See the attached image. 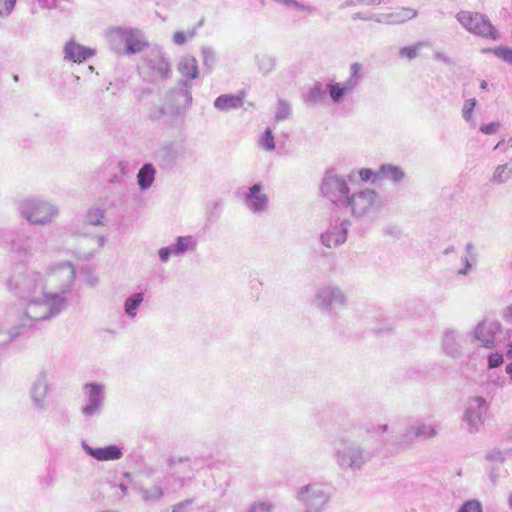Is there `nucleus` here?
I'll return each mask as SVG.
<instances>
[{
  "mask_svg": "<svg viewBox=\"0 0 512 512\" xmlns=\"http://www.w3.org/2000/svg\"><path fill=\"white\" fill-rule=\"evenodd\" d=\"M457 20L470 32L492 39H497L498 34L491 23L481 14L469 11H461L457 14Z\"/></svg>",
  "mask_w": 512,
  "mask_h": 512,
  "instance_id": "f257e3e1",
  "label": "nucleus"
},
{
  "mask_svg": "<svg viewBox=\"0 0 512 512\" xmlns=\"http://www.w3.org/2000/svg\"><path fill=\"white\" fill-rule=\"evenodd\" d=\"M322 192L325 196L333 199L334 201L339 200L340 197L346 198L348 204L351 206L354 212V204L356 199H361L363 197L362 194L350 196L349 187L347 186L346 182L336 175H330L324 179L322 184Z\"/></svg>",
  "mask_w": 512,
  "mask_h": 512,
  "instance_id": "f03ea898",
  "label": "nucleus"
},
{
  "mask_svg": "<svg viewBox=\"0 0 512 512\" xmlns=\"http://www.w3.org/2000/svg\"><path fill=\"white\" fill-rule=\"evenodd\" d=\"M119 42L124 45L126 54H135L144 51L149 42L143 32L138 29H123L118 33Z\"/></svg>",
  "mask_w": 512,
  "mask_h": 512,
  "instance_id": "7ed1b4c3",
  "label": "nucleus"
},
{
  "mask_svg": "<svg viewBox=\"0 0 512 512\" xmlns=\"http://www.w3.org/2000/svg\"><path fill=\"white\" fill-rule=\"evenodd\" d=\"M74 278L75 270L70 263H63L50 268L47 275L48 282L61 292H65L70 287Z\"/></svg>",
  "mask_w": 512,
  "mask_h": 512,
  "instance_id": "20e7f679",
  "label": "nucleus"
},
{
  "mask_svg": "<svg viewBox=\"0 0 512 512\" xmlns=\"http://www.w3.org/2000/svg\"><path fill=\"white\" fill-rule=\"evenodd\" d=\"M56 214V210L47 203L31 205L26 211V217L33 224H44L49 222Z\"/></svg>",
  "mask_w": 512,
  "mask_h": 512,
  "instance_id": "39448f33",
  "label": "nucleus"
},
{
  "mask_svg": "<svg viewBox=\"0 0 512 512\" xmlns=\"http://www.w3.org/2000/svg\"><path fill=\"white\" fill-rule=\"evenodd\" d=\"M83 448L88 455L97 461H113L122 457V450L117 445H109L103 448H93L87 444H84Z\"/></svg>",
  "mask_w": 512,
  "mask_h": 512,
  "instance_id": "423d86ee",
  "label": "nucleus"
},
{
  "mask_svg": "<svg viewBox=\"0 0 512 512\" xmlns=\"http://www.w3.org/2000/svg\"><path fill=\"white\" fill-rule=\"evenodd\" d=\"M64 53L66 59L74 63H81L90 58L94 51L76 43L74 40H70L64 47Z\"/></svg>",
  "mask_w": 512,
  "mask_h": 512,
  "instance_id": "0eeeda50",
  "label": "nucleus"
},
{
  "mask_svg": "<svg viewBox=\"0 0 512 512\" xmlns=\"http://www.w3.org/2000/svg\"><path fill=\"white\" fill-rule=\"evenodd\" d=\"M246 200L254 211H261L267 206V196L262 192V186L255 184L250 188Z\"/></svg>",
  "mask_w": 512,
  "mask_h": 512,
  "instance_id": "6e6552de",
  "label": "nucleus"
},
{
  "mask_svg": "<svg viewBox=\"0 0 512 512\" xmlns=\"http://www.w3.org/2000/svg\"><path fill=\"white\" fill-rule=\"evenodd\" d=\"M215 107L221 111H228L231 109H238L243 106V97L238 95H221L215 102Z\"/></svg>",
  "mask_w": 512,
  "mask_h": 512,
  "instance_id": "1a4fd4ad",
  "label": "nucleus"
},
{
  "mask_svg": "<svg viewBox=\"0 0 512 512\" xmlns=\"http://www.w3.org/2000/svg\"><path fill=\"white\" fill-rule=\"evenodd\" d=\"M178 70L186 79H194L198 76L197 60L193 56H185L181 59Z\"/></svg>",
  "mask_w": 512,
  "mask_h": 512,
  "instance_id": "9d476101",
  "label": "nucleus"
},
{
  "mask_svg": "<svg viewBox=\"0 0 512 512\" xmlns=\"http://www.w3.org/2000/svg\"><path fill=\"white\" fill-rule=\"evenodd\" d=\"M26 315L33 320L44 319L48 316V308L42 301H31L26 307Z\"/></svg>",
  "mask_w": 512,
  "mask_h": 512,
  "instance_id": "9b49d317",
  "label": "nucleus"
},
{
  "mask_svg": "<svg viewBox=\"0 0 512 512\" xmlns=\"http://www.w3.org/2000/svg\"><path fill=\"white\" fill-rule=\"evenodd\" d=\"M155 169L151 164H145L137 175L138 184L142 189H147L154 181Z\"/></svg>",
  "mask_w": 512,
  "mask_h": 512,
  "instance_id": "f8f14e48",
  "label": "nucleus"
},
{
  "mask_svg": "<svg viewBox=\"0 0 512 512\" xmlns=\"http://www.w3.org/2000/svg\"><path fill=\"white\" fill-rule=\"evenodd\" d=\"M355 87V82L352 80H348L345 84H329V93L330 97L334 102H338L340 98L348 91L352 90Z\"/></svg>",
  "mask_w": 512,
  "mask_h": 512,
  "instance_id": "ddd939ff",
  "label": "nucleus"
},
{
  "mask_svg": "<svg viewBox=\"0 0 512 512\" xmlns=\"http://www.w3.org/2000/svg\"><path fill=\"white\" fill-rule=\"evenodd\" d=\"M86 387L89 389V398L91 405L85 407L83 409V413L86 415H91L99 407L101 389L96 384H89Z\"/></svg>",
  "mask_w": 512,
  "mask_h": 512,
  "instance_id": "4468645a",
  "label": "nucleus"
},
{
  "mask_svg": "<svg viewBox=\"0 0 512 512\" xmlns=\"http://www.w3.org/2000/svg\"><path fill=\"white\" fill-rule=\"evenodd\" d=\"M476 337L480 341V345L483 347L490 348L494 343V337L485 324H480L477 327Z\"/></svg>",
  "mask_w": 512,
  "mask_h": 512,
  "instance_id": "2eb2a0df",
  "label": "nucleus"
},
{
  "mask_svg": "<svg viewBox=\"0 0 512 512\" xmlns=\"http://www.w3.org/2000/svg\"><path fill=\"white\" fill-rule=\"evenodd\" d=\"M143 301V295L142 293L134 294L133 296L129 297L125 301V311L126 313L133 317L136 315V309L138 305Z\"/></svg>",
  "mask_w": 512,
  "mask_h": 512,
  "instance_id": "dca6fc26",
  "label": "nucleus"
},
{
  "mask_svg": "<svg viewBox=\"0 0 512 512\" xmlns=\"http://www.w3.org/2000/svg\"><path fill=\"white\" fill-rule=\"evenodd\" d=\"M379 173L381 177H388L393 181H399L403 177V172L395 166H382Z\"/></svg>",
  "mask_w": 512,
  "mask_h": 512,
  "instance_id": "f3484780",
  "label": "nucleus"
},
{
  "mask_svg": "<svg viewBox=\"0 0 512 512\" xmlns=\"http://www.w3.org/2000/svg\"><path fill=\"white\" fill-rule=\"evenodd\" d=\"M393 16L397 21L404 22L415 18L417 11L412 8L401 7L394 12Z\"/></svg>",
  "mask_w": 512,
  "mask_h": 512,
  "instance_id": "a211bd4d",
  "label": "nucleus"
},
{
  "mask_svg": "<svg viewBox=\"0 0 512 512\" xmlns=\"http://www.w3.org/2000/svg\"><path fill=\"white\" fill-rule=\"evenodd\" d=\"M344 240L345 236L340 232H327L322 236L323 243L328 247L342 243Z\"/></svg>",
  "mask_w": 512,
  "mask_h": 512,
  "instance_id": "6ab92c4d",
  "label": "nucleus"
},
{
  "mask_svg": "<svg viewBox=\"0 0 512 512\" xmlns=\"http://www.w3.org/2000/svg\"><path fill=\"white\" fill-rule=\"evenodd\" d=\"M259 145L266 151H272L275 148L274 137L270 129H267L261 136Z\"/></svg>",
  "mask_w": 512,
  "mask_h": 512,
  "instance_id": "aec40b11",
  "label": "nucleus"
},
{
  "mask_svg": "<svg viewBox=\"0 0 512 512\" xmlns=\"http://www.w3.org/2000/svg\"><path fill=\"white\" fill-rule=\"evenodd\" d=\"M425 43L420 42L413 46H407L400 50L399 54L401 57L407 58L409 60L414 59L418 55V50L420 47L424 46Z\"/></svg>",
  "mask_w": 512,
  "mask_h": 512,
  "instance_id": "412c9836",
  "label": "nucleus"
},
{
  "mask_svg": "<svg viewBox=\"0 0 512 512\" xmlns=\"http://www.w3.org/2000/svg\"><path fill=\"white\" fill-rule=\"evenodd\" d=\"M458 512H483L480 501L476 499L466 501L458 510Z\"/></svg>",
  "mask_w": 512,
  "mask_h": 512,
  "instance_id": "4be33fe9",
  "label": "nucleus"
},
{
  "mask_svg": "<svg viewBox=\"0 0 512 512\" xmlns=\"http://www.w3.org/2000/svg\"><path fill=\"white\" fill-rule=\"evenodd\" d=\"M195 36V30L191 29L187 33L183 31H176L173 36L172 40L177 45L184 44L188 39H191Z\"/></svg>",
  "mask_w": 512,
  "mask_h": 512,
  "instance_id": "5701e85b",
  "label": "nucleus"
},
{
  "mask_svg": "<svg viewBox=\"0 0 512 512\" xmlns=\"http://www.w3.org/2000/svg\"><path fill=\"white\" fill-rule=\"evenodd\" d=\"M492 52L499 58L503 59L504 61L508 62L509 64H512V49L506 48V47H496L492 50Z\"/></svg>",
  "mask_w": 512,
  "mask_h": 512,
  "instance_id": "b1692460",
  "label": "nucleus"
},
{
  "mask_svg": "<svg viewBox=\"0 0 512 512\" xmlns=\"http://www.w3.org/2000/svg\"><path fill=\"white\" fill-rule=\"evenodd\" d=\"M191 237H179L175 246V252L180 253L189 248Z\"/></svg>",
  "mask_w": 512,
  "mask_h": 512,
  "instance_id": "393cba45",
  "label": "nucleus"
},
{
  "mask_svg": "<svg viewBox=\"0 0 512 512\" xmlns=\"http://www.w3.org/2000/svg\"><path fill=\"white\" fill-rule=\"evenodd\" d=\"M16 0H0V15H8L14 8Z\"/></svg>",
  "mask_w": 512,
  "mask_h": 512,
  "instance_id": "a878e982",
  "label": "nucleus"
},
{
  "mask_svg": "<svg viewBox=\"0 0 512 512\" xmlns=\"http://www.w3.org/2000/svg\"><path fill=\"white\" fill-rule=\"evenodd\" d=\"M475 105H476L475 99H469L464 103L462 113H463V117L465 119L469 120L471 118V115L475 108Z\"/></svg>",
  "mask_w": 512,
  "mask_h": 512,
  "instance_id": "bb28decb",
  "label": "nucleus"
},
{
  "mask_svg": "<svg viewBox=\"0 0 512 512\" xmlns=\"http://www.w3.org/2000/svg\"><path fill=\"white\" fill-rule=\"evenodd\" d=\"M505 172H506V165H504V166H499V167L495 170V172H494V174H493L492 181H493L494 183H502L503 181H505V180L508 178V176H507V175H506V176H504Z\"/></svg>",
  "mask_w": 512,
  "mask_h": 512,
  "instance_id": "cd10ccee",
  "label": "nucleus"
},
{
  "mask_svg": "<svg viewBox=\"0 0 512 512\" xmlns=\"http://www.w3.org/2000/svg\"><path fill=\"white\" fill-rule=\"evenodd\" d=\"M359 177L362 181H368L373 177L381 178V174L379 172L375 173L371 169L363 168L359 171Z\"/></svg>",
  "mask_w": 512,
  "mask_h": 512,
  "instance_id": "c85d7f7f",
  "label": "nucleus"
},
{
  "mask_svg": "<svg viewBox=\"0 0 512 512\" xmlns=\"http://www.w3.org/2000/svg\"><path fill=\"white\" fill-rule=\"evenodd\" d=\"M350 70H351V77L349 80L354 81L356 84L358 79L361 77L362 65L359 63H354L351 65Z\"/></svg>",
  "mask_w": 512,
  "mask_h": 512,
  "instance_id": "c756f323",
  "label": "nucleus"
},
{
  "mask_svg": "<svg viewBox=\"0 0 512 512\" xmlns=\"http://www.w3.org/2000/svg\"><path fill=\"white\" fill-rule=\"evenodd\" d=\"M503 363V356L500 353L491 354L488 358V364L490 368H495Z\"/></svg>",
  "mask_w": 512,
  "mask_h": 512,
  "instance_id": "7c9ffc66",
  "label": "nucleus"
},
{
  "mask_svg": "<svg viewBox=\"0 0 512 512\" xmlns=\"http://www.w3.org/2000/svg\"><path fill=\"white\" fill-rule=\"evenodd\" d=\"M499 128H500V123L499 122H492V123L487 124V125H482L480 127V130L484 134H494V133H496L499 130Z\"/></svg>",
  "mask_w": 512,
  "mask_h": 512,
  "instance_id": "2f4dec72",
  "label": "nucleus"
},
{
  "mask_svg": "<svg viewBox=\"0 0 512 512\" xmlns=\"http://www.w3.org/2000/svg\"><path fill=\"white\" fill-rule=\"evenodd\" d=\"M272 505L267 502H257L252 507V512H272Z\"/></svg>",
  "mask_w": 512,
  "mask_h": 512,
  "instance_id": "473e14b6",
  "label": "nucleus"
},
{
  "mask_svg": "<svg viewBox=\"0 0 512 512\" xmlns=\"http://www.w3.org/2000/svg\"><path fill=\"white\" fill-rule=\"evenodd\" d=\"M510 148H512V138L503 139L495 146V149H499L503 152H506Z\"/></svg>",
  "mask_w": 512,
  "mask_h": 512,
  "instance_id": "72a5a7b5",
  "label": "nucleus"
},
{
  "mask_svg": "<svg viewBox=\"0 0 512 512\" xmlns=\"http://www.w3.org/2000/svg\"><path fill=\"white\" fill-rule=\"evenodd\" d=\"M466 418H467V420H468L469 422H471L473 425H475V424H476V421H475L476 419H477V421H478V422H480V423L482 422V417H481V415H480V414L471 413L470 411H468V412L466 413Z\"/></svg>",
  "mask_w": 512,
  "mask_h": 512,
  "instance_id": "f704fd0d",
  "label": "nucleus"
},
{
  "mask_svg": "<svg viewBox=\"0 0 512 512\" xmlns=\"http://www.w3.org/2000/svg\"><path fill=\"white\" fill-rule=\"evenodd\" d=\"M170 249L169 248H162L160 249L159 251V256H160V259L165 262L168 260L169 258V255H170Z\"/></svg>",
  "mask_w": 512,
  "mask_h": 512,
  "instance_id": "c9c22d12",
  "label": "nucleus"
},
{
  "mask_svg": "<svg viewBox=\"0 0 512 512\" xmlns=\"http://www.w3.org/2000/svg\"><path fill=\"white\" fill-rule=\"evenodd\" d=\"M506 372L509 374L510 378L512 379V362L509 363L507 366H506Z\"/></svg>",
  "mask_w": 512,
  "mask_h": 512,
  "instance_id": "e433bc0d",
  "label": "nucleus"
},
{
  "mask_svg": "<svg viewBox=\"0 0 512 512\" xmlns=\"http://www.w3.org/2000/svg\"><path fill=\"white\" fill-rule=\"evenodd\" d=\"M281 2L285 3V4H295L292 0H280Z\"/></svg>",
  "mask_w": 512,
  "mask_h": 512,
  "instance_id": "4c0bfd02",
  "label": "nucleus"
},
{
  "mask_svg": "<svg viewBox=\"0 0 512 512\" xmlns=\"http://www.w3.org/2000/svg\"><path fill=\"white\" fill-rule=\"evenodd\" d=\"M508 503H509V506L511 507L512 509V493L509 495L508 497Z\"/></svg>",
  "mask_w": 512,
  "mask_h": 512,
  "instance_id": "58836bf2",
  "label": "nucleus"
},
{
  "mask_svg": "<svg viewBox=\"0 0 512 512\" xmlns=\"http://www.w3.org/2000/svg\"><path fill=\"white\" fill-rule=\"evenodd\" d=\"M486 87H487V83H486V81H482V83H481V88H482V89H486Z\"/></svg>",
  "mask_w": 512,
  "mask_h": 512,
  "instance_id": "ea45409f",
  "label": "nucleus"
},
{
  "mask_svg": "<svg viewBox=\"0 0 512 512\" xmlns=\"http://www.w3.org/2000/svg\"><path fill=\"white\" fill-rule=\"evenodd\" d=\"M508 313L512 317V304L508 307Z\"/></svg>",
  "mask_w": 512,
  "mask_h": 512,
  "instance_id": "a19ab883",
  "label": "nucleus"
},
{
  "mask_svg": "<svg viewBox=\"0 0 512 512\" xmlns=\"http://www.w3.org/2000/svg\"><path fill=\"white\" fill-rule=\"evenodd\" d=\"M158 494L162 495V491L160 489H158Z\"/></svg>",
  "mask_w": 512,
  "mask_h": 512,
  "instance_id": "79ce46f5",
  "label": "nucleus"
}]
</instances>
